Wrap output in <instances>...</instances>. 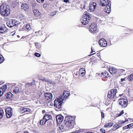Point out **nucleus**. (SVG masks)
<instances>
[{
	"label": "nucleus",
	"instance_id": "1",
	"mask_svg": "<svg viewBox=\"0 0 133 133\" xmlns=\"http://www.w3.org/2000/svg\"><path fill=\"white\" fill-rule=\"evenodd\" d=\"M64 124L65 126L68 128L67 130L72 129L75 124V118L74 117L70 116L65 117Z\"/></svg>",
	"mask_w": 133,
	"mask_h": 133
},
{
	"label": "nucleus",
	"instance_id": "2",
	"mask_svg": "<svg viewBox=\"0 0 133 133\" xmlns=\"http://www.w3.org/2000/svg\"><path fill=\"white\" fill-rule=\"evenodd\" d=\"M8 5L3 4L0 6V13L4 17H7L8 15Z\"/></svg>",
	"mask_w": 133,
	"mask_h": 133
},
{
	"label": "nucleus",
	"instance_id": "3",
	"mask_svg": "<svg viewBox=\"0 0 133 133\" xmlns=\"http://www.w3.org/2000/svg\"><path fill=\"white\" fill-rule=\"evenodd\" d=\"M39 95L40 97L42 95H44L45 100H52V95L51 93L47 92L45 93L43 89H41L39 93Z\"/></svg>",
	"mask_w": 133,
	"mask_h": 133
},
{
	"label": "nucleus",
	"instance_id": "4",
	"mask_svg": "<svg viewBox=\"0 0 133 133\" xmlns=\"http://www.w3.org/2000/svg\"><path fill=\"white\" fill-rule=\"evenodd\" d=\"M84 15H84L82 18L81 19V21L83 24L85 25L88 23L90 17L87 14H85Z\"/></svg>",
	"mask_w": 133,
	"mask_h": 133
},
{
	"label": "nucleus",
	"instance_id": "5",
	"mask_svg": "<svg viewBox=\"0 0 133 133\" xmlns=\"http://www.w3.org/2000/svg\"><path fill=\"white\" fill-rule=\"evenodd\" d=\"M117 90L116 89H111L110 91L108 92V97L110 99L114 98L116 99V96L117 93Z\"/></svg>",
	"mask_w": 133,
	"mask_h": 133
},
{
	"label": "nucleus",
	"instance_id": "6",
	"mask_svg": "<svg viewBox=\"0 0 133 133\" xmlns=\"http://www.w3.org/2000/svg\"><path fill=\"white\" fill-rule=\"evenodd\" d=\"M70 95V93L69 92L64 91L63 92V95L60 96L57 100H66L68 98Z\"/></svg>",
	"mask_w": 133,
	"mask_h": 133
},
{
	"label": "nucleus",
	"instance_id": "7",
	"mask_svg": "<svg viewBox=\"0 0 133 133\" xmlns=\"http://www.w3.org/2000/svg\"><path fill=\"white\" fill-rule=\"evenodd\" d=\"M89 31L92 33L94 34L98 31L96 25L94 23H92L89 26Z\"/></svg>",
	"mask_w": 133,
	"mask_h": 133
},
{
	"label": "nucleus",
	"instance_id": "8",
	"mask_svg": "<svg viewBox=\"0 0 133 133\" xmlns=\"http://www.w3.org/2000/svg\"><path fill=\"white\" fill-rule=\"evenodd\" d=\"M96 4L95 2L90 3L89 6L88 11L90 12L93 11L96 7Z\"/></svg>",
	"mask_w": 133,
	"mask_h": 133
},
{
	"label": "nucleus",
	"instance_id": "9",
	"mask_svg": "<svg viewBox=\"0 0 133 133\" xmlns=\"http://www.w3.org/2000/svg\"><path fill=\"white\" fill-rule=\"evenodd\" d=\"M63 100H54V106L56 108H60L63 103Z\"/></svg>",
	"mask_w": 133,
	"mask_h": 133
},
{
	"label": "nucleus",
	"instance_id": "10",
	"mask_svg": "<svg viewBox=\"0 0 133 133\" xmlns=\"http://www.w3.org/2000/svg\"><path fill=\"white\" fill-rule=\"evenodd\" d=\"M33 12L36 19L39 18L41 17V13L37 9H35L33 11Z\"/></svg>",
	"mask_w": 133,
	"mask_h": 133
},
{
	"label": "nucleus",
	"instance_id": "11",
	"mask_svg": "<svg viewBox=\"0 0 133 133\" xmlns=\"http://www.w3.org/2000/svg\"><path fill=\"white\" fill-rule=\"evenodd\" d=\"M99 43L101 46L103 47L106 46L107 44V41L103 38L100 39L99 41Z\"/></svg>",
	"mask_w": 133,
	"mask_h": 133
},
{
	"label": "nucleus",
	"instance_id": "12",
	"mask_svg": "<svg viewBox=\"0 0 133 133\" xmlns=\"http://www.w3.org/2000/svg\"><path fill=\"white\" fill-rule=\"evenodd\" d=\"M101 2V5L103 6H105L110 3H109V0H99Z\"/></svg>",
	"mask_w": 133,
	"mask_h": 133
},
{
	"label": "nucleus",
	"instance_id": "13",
	"mask_svg": "<svg viewBox=\"0 0 133 133\" xmlns=\"http://www.w3.org/2000/svg\"><path fill=\"white\" fill-rule=\"evenodd\" d=\"M57 122L58 124H60L63 121V117L61 115H58L56 117Z\"/></svg>",
	"mask_w": 133,
	"mask_h": 133
},
{
	"label": "nucleus",
	"instance_id": "14",
	"mask_svg": "<svg viewBox=\"0 0 133 133\" xmlns=\"http://www.w3.org/2000/svg\"><path fill=\"white\" fill-rule=\"evenodd\" d=\"M7 88V86L6 85H5L2 87H0V97L3 95Z\"/></svg>",
	"mask_w": 133,
	"mask_h": 133
},
{
	"label": "nucleus",
	"instance_id": "15",
	"mask_svg": "<svg viewBox=\"0 0 133 133\" xmlns=\"http://www.w3.org/2000/svg\"><path fill=\"white\" fill-rule=\"evenodd\" d=\"M7 30V28L5 26V25H3L0 26V33H3L6 32Z\"/></svg>",
	"mask_w": 133,
	"mask_h": 133
},
{
	"label": "nucleus",
	"instance_id": "16",
	"mask_svg": "<svg viewBox=\"0 0 133 133\" xmlns=\"http://www.w3.org/2000/svg\"><path fill=\"white\" fill-rule=\"evenodd\" d=\"M128 103V100H121L119 102V104L121 105L123 107H125L127 105Z\"/></svg>",
	"mask_w": 133,
	"mask_h": 133
},
{
	"label": "nucleus",
	"instance_id": "17",
	"mask_svg": "<svg viewBox=\"0 0 133 133\" xmlns=\"http://www.w3.org/2000/svg\"><path fill=\"white\" fill-rule=\"evenodd\" d=\"M20 109L21 112L22 113L29 112L30 111V109L26 108L21 107L20 108Z\"/></svg>",
	"mask_w": 133,
	"mask_h": 133
},
{
	"label": "nucleus",
	"instance_id": "18",
	"mask_svg": "<svg viewBox=\"0 0 133 133\" xmlns=\"http://www.w3.org/2000/svg\"><path fill=\"white\" fill-rule=\"evenodd\" d=\"M10 23L9 24V27L11 28L14 26L16 25L15 21L12 19H11L9 20Z\"/></svg>",
	"mask_w": 133,
	"mask_h": 133
},
{
	"label": "nucleus",
	"instance_id": "19",
	"mask_svg": "<svg viewBox=\"0 0 133 133\" xmlns=\"http://www.w3.org/2000/svg\"><path fill=\"white\" fill-rule=\"evenodd\" d=\"M85 70L83 68H81L80 69L79 71V76H83L85 74Z\"/></svg>",
	"mask_w": 133,
	"mask_h": 133
},
{
	"label": "nucleus",
	"instance_id": "20",
	"mask_svg": "<svg viewBox=\"0 0 133 133\" xmlns=\"http://www.w3.org/2000/svg\"><path fill=\"white\" fill-rule=\"evenodd\" d=\"M105 6L106 7L105 9V12L107 13H110L111 11V4Z\"/></svg>",
	"mask_w": 133,
	"mask_h": 133
},
{
	"label": "nucleus",
	"instance_id": "21",
	"mask_svg": "<svg viewBox=\"0 0 133 133\" xmlns=\"http://www.w3.org/2000/svg\"><path fill=\"white\" fill-rule=\"evenodd\" d=\"M109 70L110 73L112 74L115 73L117 71V69L114 67L110 68Z\"/></svg>",
	"mask_w": 133,
	"mask_h": 133
},
{
	"label": "nucleus",
	"instance_id": "22",
	"mask_svg": "<svg viewBox=\"0 0 133 133\" xmlns=\"http://www.w3.org/2000/svg\"><path fill=\"white\" fill-rule=\"evenodd\" d=\"M43 118L45 119V120L47 122V121L51 119L52 118V117L51 115H49L45 114Z\"/></svg>",
	"mask_w": 133,
	"mask_h": 133
},
{
	"label": "nucleus",
	"instance_id": "23",
	"mask_svg": "<svg viewBox=\"0 0 133 133\" xmlns=\"http://www.w3.org/2000/svg\"><path fill=\"white\" fill-rule=\"evenodd\" d=\"M28 8V6L25 3L23 4L21 6V8L23 9L24 10H26Z\"/></svg>",
	"mask_w": 133,
	"mask_h": 133
},
{
	"label": "nucleus",
	"instance_id": "24",
	"mask_svg": "<svg viewBox=\"0 0 133 133\" xmlns=\"http://www.w3.org/2000/svg\"><path fill=\"white\" fill-rule=\"evenodd\" d=\"M45 119L43 117L42 119L41 120L40 122V124L41 125H43L45 124L46 121Z\"/></svg>",
	"mask_w": 133,
	"mask_h": 133
},
{
	"label": "nucleus",
	"instance_id": "25",
	"mask_svg": "<svg viewBox=\"0 0 133 133\" xmlns=\"http://www.w3.org/2000/svg\"><path fill=\"white\" fill-rule=\"evenodd\" d=\"M9 118L11 117V116L12 115V112H13V110L12 108L9 107Z\"/></svg>",
	"mask_w": 133,
	"mask_h": 133
},
{
	"label": "nucleus",
	"instance_id": "26",
	"mask_svg": "<svg viewBox=\"0 0 133 133\" xmlns=\"http://www.w3.org/2000/svg\"><path fill=\"white\" fill-rule=\"evenodd\" d=\"M113 125V123H107L104 125L105 128H109L111 127Z\"/></svg>",
	"mask_w": 133,
	"mask_h": 133
},
{
	"label": "nucleus",
	"instance_id": "27",
	"mask_svg": "<svg viewBox=\"0 0 133 133\" xmlns=\"http://www.w3.org/2000/svg\"><path fill=\"white\" fill-rule=\"evenodd\" d=\"M102 75L104 76V77H108L109 76V74L106 71H105L104 72L102 73Z\"/></svg>",
	"mask_w": 133,
	"mask_h": 133
},
{
	"label": "nucleus",
	"instance_id": "28",
	"mask_svg": "<svg viewBox=\"0 0 133 133\" xmlns=\"http://www.w3.org/2000/svg\"><path fill=\"white\" fill-rule=\"evenodd\" d=\"M4 112L2 108H0V119L2 118L3 116Z\"/></svg>",
	"mask_w": 133,
	"mask_h": 133
},
{
	"label": "nucleus",
	"instance_id": "29",
	"mask_svg": "<svg viewBox=\"0 0 133 133\" xmlns=\"http://www.w3.org/2000/svg\"><path fill=\"white\" fill-rule=\"evenodd\" d=\"M128 80L132 81L133 80V75L131 74L129 75L127 78Z\"/></svg>",
	"mask_w": 133,
	"mask_h": 133
},
{
	"label": "nucleus",
	"instance_id": "30",
	"mask_svg": "<svg viewBox=\"0 0 133 133\" xmlns=\"http://www.w3.org/2000/svg\"><path fill=\"white\" fill-rule=\"evenodd\" d=\"M13 91L16 94L19 92V89L17 87H15Z\"/></svg>",
	"mask_w": 133,
	"mask_h": 133
},
{
	"label": "nucleus",
	"instance_id": "31",
	"mask_svg": "<svg viewBox=\"0 0 133 133\" xmlns=\"http://www.w3.org/2000/svg\"><path fill=\"white\" fill-rule=\"evenodd\" d=\"M34 82H32L31 83H28L25 84V85L26 87H28L29 86H30L32 85H34Z\"/></svg>",
	"mask_w": 133,
	"mask_h": 133
},
{
	"label": "nucleus",
	"instance_id": "32",
	"mask_svg": "<svg viewBox=\"0 0 133 133\" xmlns=\"http://www.w3.org/2000/svg\"><path fill=\"white\" fill-rule=\"evenodd\" d=\"M16 84L15 83L9 84V89H11L13 87L15 86Z\"/></svg>",
	"mask_w": 133,
	"mask_h": 133
},
{
	"label": "nucleus",
	"instance_id": "33",
	"mask_svg": "<svg viewBox=\"0 0 133 133\" xmlns=\"http://www.w3.org/2000/svg\"><path fill=\"white\" fill-rule=\"evenodd\" d=\"M126 122V121H123L121 120H120L119 121H118V124L119 125H121L124 124Z\"/></svg>",
	"mask_w": 133,
	"mask_h": 133
},
{
	"label": "nucleus",
	"instance_id": "34",
	"mask_svg": "<svg viewBox=\"0 0 133 133\" xmlns=\"http://www.w3.org/2000/svg\"><path fill=\"white\" fill-rule=\"evenodd\" d=\"M3 56L0 55V64L2 63L3 61Z\"/></svg>",
	"mask_w": 133,
	"mask_h": 133
},
{
	"label": "nucleus",
	"instance_id": "35",
	"mask_svg": "<svg viewBox=\"0 0 133 133\" xmlns=\"http://www.w3.org/2000/svg\"><path fill=\"white\" fill-rule=\"evenodd\" d=\"M35 46L36 48L39 49L40 48V46L39 45V44L38 43H35Z\"/></svg>",
	"mask_w": 133,
	"mask_h": 133
},
{
	"label": "nucleus",
	"instance_id": "36",
	"mask_svg": "<svg viewBox=\"0 0 133 133\" xmlns=\"http://www.w3.org/2000/svg\"><path fill=\"white\" fill-rule=\"evenodd\" d=\"M26 28L28 30H30L31 29L30 25L29 24H27L26 26Z\"/></svg>",
	"mask_w": 133,
	"mask_h": 133
},
{
	"label": "nucleus",
	"instance_id": "37",
	"mask_svg": "<svg viewBox=\"0 0 133 133\" xmlns=\"http://www.w3.org/2000/svg\"><path fill=\"white\" fill-rule=\"evenodd\" d=\"M121 126L118 124H116L114 125L113 126V127L114 128H116V129H117L119 127H120Z\"/></svg>",
	"mask_w": 133,
	"mask_h": 133
},
{
	"label": "nucleus",
	"instance_id": "38",
	"mask_svg": "<svg viewBox=\"0 0 133 133\" xmlns=\"http://www.w3.org/2000/svg\"><path fill=\"white\" fill-rule=\"evenodd\" d=\"M34 55L37 57H39L41 56V55L39 54L37 52L35 53L34 54Z\"/></svg>",
	"mask_w": 133,
	"mask_h": 133
},
{
	"label": "nucleus",
	"instance_id": "39",
	"mask_svg": "<svg viewBox=\"0 0 133 133\" xmlns=\"http://www.w3.org/2000/svg\"><path fill=\"white\" fill-rule=\"evenodd\" d=\"M37 1L40 3H43L44 1V0H36Z\"/></svg>",
	"mask_w": 133,
	"mask_h": 133
},
{
	"label": "nucleus",
	"instance_id": "40",
	"mask_svg": "<svg viewBox=\"0 0 133 133\" xmlns=\"http://www.w3.org/2000/svg\"><path fill=\"white\" fill-rule=\"evenodd\" d=\"M110 103V101L109 100H106V101L105 102V104L107 105H109Z\"/></svg>",
	"mask_w": 133,
	"mask_h": 133
},
{
	"label": "nucleus",
	"instance_id": "41",
	"mask_svg": "<svg viewBox=\"0 0 133 133\" xmlns=\"http://www.w3.org/2000/svg\"><path fill=\"white\" fill-rule=\"evenodd\" d=\"M128 125L129 129L133 128V124H130Z\"/></svg>",
	"mask_w": 133,
	"mask_h": 133
},
{
	"label": "nucleus",
	"instance_id": "42",
	"mask_svg": "<svg viewBox=\"0 0 133 133\" xmlns=\"http://www.w3.org/2000/svg\"><path fill=\"white\" fill-rule=\"evenodd\" d=\"M102 73H97L96 74V77H101L102 76Z\"/></svg>",
	"mask_w": 133,
	"mask_h": 133
},
{
	"label": "nucleus",
	"instance_id": "43",
	"mask_svg": "<svg viewBox=\"0 0 133 133\" xmlns=\"http://www.w3.org/2000/svg\"><path fill=\"white\" fill-rule=\"evenodd\" d=\"M100 131L102 132V133H105V130L103 129H101L100 130Z\"/></svg>",
	"mask_w": 133,
	"mask_h": 133
},
{
	"label": "nucleus",
	"instance_id": "44",
	"mask_svg": "<svg viewBox=\"0 0 133 133\" xmlns=\"http://www.w3.org/2000/svg\"><path fill=\"white\" fill-rule=\"evenodd\" d=\"M5 111L6 113V117L7 118H8V110H7V109H6L5 110Z\"/></svg>",
	"mask_w": 133,
	"mask_h": 133
},
{
	"label": "nucleus",
	"instance_id": "45",
	"mask_svg": "<svg viewBox=\"0 0 133 133\" xmlns=\"http://www.w3.org/2000/svg\"><path fill=\"white\" fill-rule=\"evenodd\" d=\"M123 130H124L126 129H129V127L128 126V125L126 126H125L124 127H123Z\"/></svg>",
	"mask_w": 133,
	"mask_h": 133
},
{
	"label": "nucleus",
	"instance_id": "46",
	"mask_svg": "<svg viewBox=\"0 0 133 133\" xmlns=\"http://www.w3.org/2000/svg\"><path fill=\"white\" fill-rule=\"evenodd\" d=\"M39 79L42 81H46V80L43 77L42 78H39Z\"/></svg>",
	"mask_w": 133,
	"mask_h": 133
},
{
	"label": "nucleus",
	"instance_id": "47",
	"mask_svg": "<svg viewBox=\"0 0 133 133\" xmlns=\"http://www.w3.org/2000/svg\"><path fill=\"white\" fill-rule=\"evenodd\" d=\"M12 95V94L10 92H9V98H11Z\"/></svg>",
	"mask_w": 133,
	"mask_h": 133
},
{
	"label": "nucleus",
	"instance_id": "48",
	"mask_svg": "<svg viewBox=\"0 0 133 133\" xmlns=\"http://www.w3.org/2000/svg\"><path fill=\"white\" fill-rule=\"evenodd\" d=\"M56 14V11L54 12H51V16H53L55 15Z\"/></svg>",
	"mask_w": 133,
	"mask_h": 133
},
{
	"label": "nucleus",
	"instance_id": "49",
	"mask_svg": "<svg viewBox=\"0 0 133 133\" xmlns=\"http://www.w3.org/2000/svg\"><path fill=\"white\" fill-rule=\"evenodd\" d=\"M101 114L102 118V119L104 117V113L103 112H101Z\"/></svg>",
	"mask_w": 133,
	"mask_h": 133
},
{
	"label": "nucleus",
	"instance_id": "50",
	"mask_svg": "<svg viewBox=\"0 0 133 133\" xmlns=\"http://www.w3.org/2000/svg\"><path fill=\"white\" fill-rule=\"evenodd\" d=\"M8 47V46L7 45L6 43H5L3 45V47L4 48H6Z\"/></svg>",
	"mask_w": 133,
	"mask_h": 133
},
{
	"label": "nucleus",
	"instance_id": "51",
	"mask_svg": "<svg viewBox=\"0 0 133 133\" xmlns=\"http://www.w3.org/2000/svg\"><path fill=\"white\" fill-rule=\"evenodd\" d=\"M63 126L62 125H61V126H60V127H59V128L60 129V130L63 129Z\"/></svg>",
	"mask_w": 133,
	"mask_h": 133
},
{
	"label": "nucleus",
	"instance_id": "52",
	"mask_svg": "<svg viewBox=\"0 0 133 133\" xmlns=\"http://www.w3.org/2000/svg\"><path fill=\"white\" fill-rule=\"evenodd\" d=\"M125 71V70L123 69H121L120 70V71L123 73Z\"/></svg>",
	"mask_w": 133,
	"mask_h": 133
},
{
	"label": "nucleus",
	"instance_id": "53",
	"mask_svg": "<svg viewBox=\"0 0 133 133\" xmlns=\"http://www.w3.org/2000/svg\"><path fill=\"white\" fill-rule=\"evenodd\" d=\"M69 0H63V1L65 3H69Z\"/></svg>",
	"mask_w": 133,
	"mask_h": 133
},
{
	"label": "nucleus",
	"instance_id": "54",
	"mask_svg": "<svg viewBox=\"0 0 133 133\" xmlns=\"http://www.w3.org/2000/svg\"><path fill=\"white\" fill-rule=\"evenodd\" d=\"M126 78H121V82H122L124 81H125V79Z\"/></svg>",
	"mask_w": 133,
	"mask_h": 133
},
{
	"label": "nucleus",
	"instance_id": "55",
	"mask_svg": "<svg viewBox=\"0 0 133 133\" xmlns=\"http://www.w3.org/2000/svg\"><path fill=\"white\" fill-rule=\"evenodd\" d=\"M124 111L123 110H122L120 113L122 115L124 114Z\"/></svg>",
	"mask_w": 133,
	"mask_h": 133
},
{
	"label": "nucleus",
	"instance_id": "56",
	"mask_svg": "<svg viewBox=\"0 0 133 133\" xmlns=\"http://www.w3.org/2000/svg\"><path fill=\"white\" fill-rule=\"evenodd\" d=\"M6 97L7 98H8V92H7L6 94Z\"/></svg>",
	"mask_w": 133,
	"mask_h": 133
},
{
	"label": "nucleus",
	"instance_id": "57",
	"mask_svg": "<svg viewBox=\"0 0 133 133\" xmlns=\"http://www.w3.org/2000/svg\"><path fill=\"white\" fill-rule=\"evenodd\" d=\"M119 100H127V99H126V98H122H122H120L119 99Z\"/></svg>",
	"mask_w": 133,
	"mask_h": 133
},
{
	"label": "nucleus",
	"instance_id": "58",
	"mask_svg": "<svg viewBox=\"0 0 133 133\" xmlns=\"http://www.w3.org/2000/svg\"><path fill=\"white\" fill-rule=\"evenodd\" d=\"M15 32H14L13 34H10V35H9V36H11V35L12 36H13L15 34Z\"/></svg>",
	"mask_w": 133,
	"mask_h": 133
},
{
	"label": "nucleus",
	"instance_id": "59",
	"mask_svg": "<svg viewBox=\"0 0 133 133\" xmlns=\"http://www.w3.org/2000/svg\"><path fill=\"white\" fill-rule=\"evenodd\" d=\"M59 9L60 11H62V7H60Z\"/></svg>",
	"mask_w": 133,
	"mask_h": 133
},
{
	"label": "nucleus",
	"instance_id": "60",
	"mask_svg": "<svg viewBox=\"0 0 133 133\" xmlns=\"http://www.w3.org/2000/svg\"><path fill=\"white\" fill-rule=\"evenodd\" d=\"M91 53H92L93 52H94L95 51H94L92 49V48H91Z\"/></svg>",
	"mask_w": 133,
	"mask_h": 133
},
{
	"label": "nucleus",
	"instance_id": "61",
	"mask_svg": "<svg viewBox=\"0 0 133 133\" xmlns=\"http://www.w3.org/2000/svg\"><path fill=\"white\" fill-rule=\"evenodd\" d=\"M122 115L120 114V113L119 114H118V115L117 116V117H119V116H120L121 115Z\"/></svg>",
	"mask_w": 133,
	"mask_h": 133
},
{
	"label": "nucleus",
	"instance_id": "62",
	"mask_svg": "<svg viewBox=\"0 0 133 133\" xmlns=\"http://www.w3.org/2000/svg\"><path fill=\"white\" fill-rule=\"evenodd\" d=\"M4 82H0V85H1Z\"/></svg>",
	"mask_w": 133,
	"mask_h": 133
},
{
	"label": "nucleus",
	"instance_id": "63",
	"mask_svg": "<svg viewBox=\"0 0 133 133\" xmlns=\"http://www.w3.org/2000/svg\"><path fill=\"white\" fill-rule=\"evenodd\" d=\"M42 112L43 113H44L45 112V111L44 110H43Z\"/></svg>",
	"mask_w": 133,
	"mask_h": 133
},
{
	"label": "nucleus",
	"instance_id": "64",
	"mask_svg": "<svg viewBox=\"0 0 133 133\" xmlns=\"http://www.w3.org/2000/svg\"><path fill=\"white\" fill-rule=\"evenodd\" d=\"M24 133H29V132H27V131H25Z\"/></svg>",
	"mask_w": 133,
	"mask_h": 133
}]
</instances>
